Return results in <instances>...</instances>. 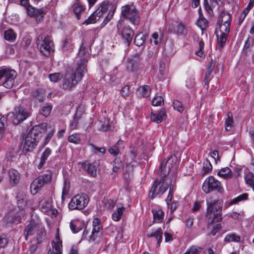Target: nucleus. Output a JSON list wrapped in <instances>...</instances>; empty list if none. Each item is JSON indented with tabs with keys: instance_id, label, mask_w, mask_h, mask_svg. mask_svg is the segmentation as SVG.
<instances>
[{
	"instance_id": "1",
	"label": "nucleus",
	"mask_w": 254,
	"mask_h": 254,
	"mask_svg": "<svg viewBox=\"0 0 254 254\" xmlns=\"http://www.w3.org/2000/svg\"><path fill=\"white\" fill-rule=\"evenodd\" d=\"M174 158L175 156L171 155L164 165L163 162L160 164L159 174L162 176L160 179H156L150 190L149 196L152 199L158 195L161 196L167 190L169 185L166 181V177L169 173Z\"/></svg>"
},
{
	"instance_id": "2",
	"label": "nucleus",
	"mask_w": 254,
	"mask_h": 254,
	"mask_svg": "<svg viewBox=\"0 0 254 254\" xmlns=\"http://www.w3.org/2000/svg\"><path fill=\"white\" fill-rule=\"evenodd\" d=\"M47 124L43 123L31 128L23 138V148L27 152L31 151L37 145L43 133L47 130Z\"/></svg>"
},
{
	"instance_id": "3",
	"label": "nucleus",
	"mask_w": 254,
	"mask_h": 254,
	"mask_svg": "<svg viewBox=\"0 0 254 254\" xmlns=\"http://www.w3.org/2000/svg\"><path fill=\"white\" fill-rule=\"evenodd\" d=\"M116 9V6L111 2L104 1L95 11H94L86 20H85L83 24L85 25H88L96 23L100 19L105 13H106L108 10H109L108 15L106 16L103 22L102 23V26H104L112 18Z\"/></svg>"
},
{
	"instance_id": "4",
	"label": "nucleus",
	"mask_w": 254,
	"mask_h": 254,
	"mask_svg": "<svg viewBox=\"0 0 254 254\" xmlns=\"http://www.w3.org/2000/svg\"><path fill=\"white\" fill-rule=\"evenodd\" d=\"M232 21L231 15L226 11H222L218 17V24L219 30L216 32V36L219 46L223 47L230 33Z\"/></svg>"
},
{
	"instance_id": "5",
	"label": "nucleus",
	"mask_w": 254,
	"mask_h": 254,
	"mask_svg": "<svg viewBox=\"0 0 254 254\" xmlns=\"http://www.w3.org/2000/svg\"><path fill=\"white\" fill-rule=\"evenodd\" d=\"M87 60L84 58L77 62V67L74 73L67 72L64 78L63 88L64 89L72 88L81 80L83 75L86 72V68Z\"/></svg>"
},
{
	"instance_id": "6",
	"label": "nucleus",
	"mask_w": 254,
	"mask_h": 254,
	"mask_svg": "<svg viewBox=\"0 0 254 254\" xmlns=\"http://www.w3.org/2000/svg\"><path fill=\"white\" fill-rule=\"evenodd\" d=\"M207 204L206 220L208 224H212L221 221L222 219L223 201L221 200H214L210 202H207Z\"/></svg>"
},
{
	"instance_id": "7",
	"label": "nucleus",
	"mask_w": 254,
	"mask_h": 254,
	"mask_svg": "<svg viewBox=\"0 0 254 254\" xmlns=\"http://www.w3.org/2000/svg\"><path fill=\"white\" fill-rule=\"evenodd\" d=\"M122 14L132 24L137 26L139 24L140 14L133 4H127L122 7Z\"/></svg>"
},
{
	"instance_id": "8",
	"label": "nucleus",
	"mask_w": 254,
	"mask_h": 254,
	"mask_svg": "<svg viewBox=\"0 0 254 254\" xmlns=\"http://www.w3.org/2000/svg\"><path fill=\"white\" fill-rule=\"evenodd\" d=\"M16 76L17 73L14 70L8 68H2L0 70V85H3L8 89L11 88Z\"/></svg>"
},
{
	"instance_id": "9",
	"label": "nucleus",
	"mask_w": 254,
	"mask_h": 254,
	"mask_svg": "<svg viewBox=\"0 0 254 254\" xmlns=\"http://www.w3.org/2000/svg\"><path fill=\"white\" fill-rule=\"evenodd\" d=\"M12 122L14 124H19L27 119L31 115V110L24 106L15 107L12 113Z\"/></svg>"
},
{
	"instance_id": "10",
	"label": "nucleus",
	"mask_w": 254,
	"mask_h": 254,
	"mask_svg": "<svg viewBox=\"0 0 254 254\" xmlns=\"http://www.w3.org/2000/svg\"><path fill=\"white\" fill-rule=\"evenodd\" d=\"M202 189L203 191L206 193L213 190H217L219 193H222L224 190L220 182L213 176H209L205 179L202 185Z\"/></svg>"
},
{
	"instance_id": "11",
	"label": "nucleus",
	"mask_w": 254,
	"mask_h": 254,
	"mask_svg": "<svg viewBox=\"0 0 254 254\" xmlns=\"http://www.w3.org/2000/svg\"><path fill=\"white\" fill-rule=\"evenodd\" d=\"M89 202V198L85 193L78 194L70 200L68 207L70 210H81L85 208Z\"/></svg>"
},
{
	"instance_id": "12",
	"label": "nucleus",
	"mask_w": 254,
	"mask_h": 254,
	"mask_svg": "<svg viewBox=\"0 0 254 254\" xmlns=\"http://www.w3.org/2000/svg\"><path fill=\"white\" fill-rule=\"evenodd\" d=\"M118 32L121 33L123 39L127 46H129L134 35V31L129 26H124V20L120 19L117 25Z\"/></svg>"
},
{
	"instance_id": "13",
	"label": "nucleus",
	"mask_w": 254,
	"mask_h": 254,
	"mask_svg": "<svg viewBox=\"0 0 254 254\" xmlns=\"http://www.w3.org/2000/svg\"><path fill=\"white\" fill-rule=\"evenodd\" d=\"M37 45L40 52L44 56H48L52 50L54 46L53 42L50 37H43L39 36L37 40Z\"/></svg>"
},
{
	"instance_id": "14",
	"label": "nucleus",
	"mask_w": 254,
	"mask_h": 254,
	"mask_svg": "<svg viewBox=\"0 0 254 254\" xmlns=\"http://www.w3.org/2000/svg\"><path fill=\"white\" fill-rule=\"evenodd\" d=\"M26 12L28 16L34 18L36 22L39 23L43 21V18L47 13V10L46 8H37L29 5L26 7Z\"/></svg>"
},
{
	"instance_id": "15",
	"label": "nucleus",
	"mask_w": 254,
	"mask_h": 254,
	"mask_svg": "<svg viewBox=\"0 0 254 254\" xmlns=\"http://www.w3.org/2000/svg\"><path fill=\"white\" fill-rule=\"evenodd\" d=\"M52 178V173L50 170L47 174L39 176L35 179L31 185V189L36 191L45 184L51 182Z\"/></svg>"
},
{
	"instance_id": "16",
	"label": "nucleus",
	"mask_w": 254,
	"mask_h": 254,
	"mask_svg": "<svg viewBox=\"0 0 254 254\" xmlns=\"http://www.w3.org/2000/svg\"><path fill=\"white\" fill-rule=\"evenodd\" d=\"M92 233L89 240L93 242L100 238L102 235V226L100 220L97 218H94L92 221Z\"/></svg>"
},
{
	"instance_id": "17",
	"label": "nucleus",
	"mask_w": 254,
	"mask_h": 254,
	"mask_svg": "<svg viewBox=\"0 0 254 254\" xmlns=\"http://www.w3.org/2000/svg\"><path fill=\"white\" fill-rule=\"evenodd\" d=\"M140 55L136 54L129 58L127 62V69L128 71L136 72L140 66Z\"/></svg>"
},
{
	"instance_id": "18",
	"label": "nucleus",
	"mask_w": 254,
	"mask_h": 254,
	"mask_svg": "<svg viewBox=\"0 0 254 254\" xmlns=\"http://www.w3.org/2000/svg\"><path fill=\"white\" fill-rule=\"evenodd\" d=\"M59 229H57V234L56 236V242L53 241L52 245L53 252L52 254H61L62 248V242L60 239L59 234Z\"/></svg>"
},
{
	"instance_id": "19",
	"label": "nucleus",
	"mask_w": 254,
	"mask_h": 254,
	"mask_svg": "<svg viewBox=\"0 0 254 254\" xmlns=\"http://www.w3.org/2000/svg\"><path fill=\"white\" fill-rule=\"evenodd\" d=\"M9 180L10 185L12 186H15L18 184L20 175L18 171L14 169H10L8 171Z\"/></svg>"
},
{
	"instance_id": "20",
	"label": "nucleus",
	"mask_w": 254,
	"mask_h": 254,
	"mask_svg": "<svg viewBox=\"0 0 254 254\" xmlns=\"http://www.w3.org/2000/svg\"><path fill=\"white\" fill-rule=\"evenodd\" d=\"M166 117V112L165 110L162 109L157 113H151L150 119L152 122L159 124L162 122Z\"/></svg>"
},
{
	"instance_id": "21",
	"label": "nucleus",
	"mask_w": 254,
	"mask_h": 254,
	"mask_svg": "<svg viewBox=\"0 0 254 254\" xmlns=\"http://www.w3.org/2000/svg\"><path fill=\"white\" fill-rule=\"evenodd\" d=\"M39 223L31 221L28 224L25 229V238L27 240L28 236L32 235L37 230Z\"/></svg>"
},
{
	"instance_id": "22",
	"label": "nucleus",
	"mask_w": 254,
	"mask_h": 254,
	"mask_svg": "<svg viewBox=\"0 0 254 254\" xmlns=\"http://www.w3.org/2000/svg\"><path fill=\"white\" fill-rule=\"evenodd\" d=\"M146 236L148 238H155L157 240V247H159L162 242L163 231L161 228H159L157 229L155 231L147 233Z\"/></svg>"
},
{
	"instance_id": "23",
	"label": "nucleus",
	"mask_w": 254,
	"mask_h": 254,
	"mask_svg": "<svg viewBox=\"0 0 254 254\" xmlns=\"http://www.w3.org/2000/svg\"><path fill=\"white\" fill-rule=\"evenodd\" d=\"M78 164L81 168L85 170L88 173L92 175L96 174V167L93 164H90L87 162H79Z\"/></svg>"
},
{
	"instance_id": "24",
	"label": "nucleus",
	"mask_w": 254,
	"mask_h": 254,
	"mask_svg": "<svg viewBox=\"0 0 254 254\" xmlns=\"http://www.w3.org/2000/svg\"><path fill=\"white\" fill-rule=\"evenodd\" d=\"M217 175L225 179L228 180L232 178L233 173L231 169L228 167H224L220 169L217 173Z\"/></svg>"
},
{
	"instance_id": "25",
	"label": "nucleus",
	"mask_w": 254,
	"mask_h": 254,
	"mask_svg": "<svg viewBox=\"0 0 254 254\" xmlns=\"http://www.w3.org/2000/svg\"><path fill=\"white\" fill-rule=\"evenodd\" d=\"M51 153L52 150L49 147H47L43 152L40 158V161L39 164L37 166V167L39 169H41L44 166L46 163V160H47L49 156L51 155Z\"/></svg>"
},
{
	"instance_id": "26",
	"label": "nucleus",
	"mask_w": 254,
	"mask_h": 254,
	"mask_svg": "<svg viewBox=\"0 0 254 254\" xmlns=\"http://www.w3.org/2000/svg\"><path fill=\"white\" fill-rule=\"evenodd\" d=\"M152 212L153 215L154 221L157 223L161 222L164 216L163 211L160 209H152Z\"/></svg>"
},
{
	"instance_id": "27",
	"label": "nucleus",
	"mask_w": 254,
	"mask_h": 254,
	"mask_svg": "<svg viewBox=\"0 0 254 254\" xmlns=\"http://www.w3.org/2000/svg\"><path fill=\"white\" fill-rule=\"evenodd\" d=\"M52 204L50 200L45 199H42L39 202V207L43 212H47L52 209Z\"/></svg>"
},
{
	"instance_id": "28",
	"label": "nucleus",
	"mask_w": 254,
	"mask_h": 254,
	"mask_svg": "<svg viewBox=\"0 0 254 254\" xmlns=\"http://www.w3.org/2000/svg\"><path fill=\"white\" fill-rule=\"evenodd\" d=\"M147 37V34H144L143 33L140 32L136 35L134 43L137 46H141L144 44Z\"/></svg>"
},
{
	"instance_id": "29",
	"label": "nucleus",
	"mask_w": 254,
	"mask_h": 254,
	"mask_svg": "<svg viewBox=\"0 0 254 254\" xmlns=\"http://www.w3.org/2000/svg\"><path fill=\"white\" fill-rule=\"evenodd\" d=\"M72 8L76 17L78 19L79 18V14L81 12H83L84 10V7L81 3L77 0L73 5Z\"/></svg>"
},
{
	"instance_id": "30",
	"label": "nucleus",
	"mask_w": 254,
	"mask_h": 254,
	"mask_svg": "<svg viewBox=\"0 0 254 254\" xmlns=\"http://www.w3.org/2000/svg\"><path fill=\"white\" fill-rule=\"evenodd\" d=\"M52 108L51 104L47 103L41 108L39 113L46 117H48L50 114Z\"/></svg>"
},
{
	"instance_id": "31",
	"label": "nucleus",
	"mask_w": 254,
	"mask_h": 254,
	"mask_svg": "<svg viewBox=\"0 0 254 254\" xmlns=\"http://www.w3.org/2000/svg\"><path fill=\"white\" fill-rule=\"evenodd\" d=\"M233 124V116L231 113L227 114V118L225 120V128L227 130H230Z\"/></svg>"
},
{
	"instance_id": "32",
	"label": "nucleus",
	"mask_w": 254,
	"mask_h": 254,
	"mask_svg": "<svg viewBox=\"0 0 254 254\" xmlns=\"http://www.w3.org/2000/svg\"><path fill=\"white\" fill-rule=\"evenodd\" d=\"M4 37L6 40L12 41L15 39V35L13 31L10 29L4 32Z\"/></svg>"
},
{
	"instance_id": "33",
	"label": "nucleus",
	"mask_w": 254,
	"mask_h": 254,
	"mask_svg": "<svg viewBox=\"0 0 254 254\" xmlns=\"http://www.w3.org/2000/svg\"><path fill=\"white\" fill-rule=\"evenodd\" d=\"M212 169V166L210 163V161L206 159L204 163L202 168V172L204 175H205L209 173Z\"/></svg>"
},
{
	"instance_id": "34",
	"label": "nucleus",
	"mask_w": 254,
	"mask_h": 254,
	"mask_svg": "<svg viewBox=\"0 0 254 254\" xmlns=\"http://www.w3.org/2000/svg\"><path fill=\"white\" fill-rule=\"evenodd\" d=\"M168 188H169L168 195L167 196V197L165 199L167 205H169L170 204V203L172 202L173 193L175 190L174 186L172 184H170Z\"/></svg>"
},
{
	"instance_id": "35",
	"label": "nucleus",
	"mask_w": 254,
	"mask_h": 254,
	"mask_svg": "<svg viewBox=\"0 0 254 254\" xmlns=\"http://www.w3.org/2000/svg\"><path fill=\"white\" fill-rule=\"evenodd\" d=\"M240 240V237L239 236L236 235L234 234H232L229 235H227L225 238V241L226 242H238Z\"/></svg>"
},
{
	"instance_id": "36",
	"label": "nucleus",
	"mask_w": 254,
	"mask_h": 254,
	"mask_svg": "<svg viewBox=\"0 0 254 254\" xmlns=\"http://www.w3.org/2000/svg\"><path fill=\"white\" fill-rule=\"evenodd\" d=\"M164 103V99L161 96H156L152 101V105L154 106H161Z\"/></svg>"
},
{
	"instance_id": "37",
	"label": "nucleus",
	"mask_w": 254,
	"mask_h": 254,
	"mask_svg": "<svg viewBox=\"0 0 254 254\" xmlns=\"http://www.w3.org/2000/svg\"><path fill=\"white\" fill-rule=\"evenodd\" d=\"M89 145L91 147V151L95 154H98L100 152L102 154H104L106 152V149L104 147L98 148L92 143H90Z\"/></svg>"
},
{
	"instance_id": "38",
	"label": "nucleus",
	"mask_w": 254,
	"mask_h": 254,
	"mask_svg": "<svg viewBox=\"0 0 254 254\" xmlns=\"http://www.w3.org/2000/svg\"><path fill=\"white\" fill-rule=\"evenodd\" d=\"M202 248L201 247L193 246L184 254H199Z\"/></svg>"
},
{
	"instance_id": "39",
	"label": "nucleus",
	"mask_w": 254,
	"mask_h": 254,
	"mask_svg": "<svg viewBox=\"0 0 254 254\" xmlns=\"http://www.w3.org/2000/svg\"><path fill=\"white\" fill-rule=\"evenodd\" d=\"M68 140L70 142L75 144H79L81 141L80 136L77 133L72 134L69 135Z\"/></svg>"
},
{
	"instance_id": "40",
	"label": "nucleus",
	"mask_w": 254,
	"mask_h": 254,
	"mask_svg": "<svg viewBox=\"0 0 254 254\" xmlns=\"http://www.w3.org/2000/svg\"><path fill=\"white\" fill-rule=\"evenodd\" d=\"M6 124V119L2 117L0 119V139H1L4 133V126Z\"/></svg>"
},
{
	"instance_id": "41",
	"label": "nucleus",
	"mask_w": 254,
	"mask_h": 254,
	"mask_svg": "<svg viewBox=\"0 0 254 254\" xmlns=\"http://www.w3.org/2000/svg\"><path fill=\"white\" fill-rule=\"evenodd\" d=\"M104 204V208L105 209L110 210L114 208L115 205V202L113 199H105L103 201Z\"/></svg>"
},
{
	"instance_id": "42",
	"label": "nucleus",
	"mask_w": 254,
	"mask_h": 254,
	"mask_svg": "<svg viewBox=\"0 0 254 254\" xmlns=\"http://www.w3.org/2000/svg\"><path fill=\"white\" fill-rule=\"evenodd\" d=\"M248 195L247 193L241 194L232 199L230 202V205L238 203L239 202L247 199Z\"/></svg>"
},
{
	"instance_id": "43",
	"label": "nucleus",
	"mask_w": 254,
	"mask_h": 254,
	"mask_svg": "<svg viewBox=\"0 0 254 254\" xmlns=\"http://www.w3.org/2000/svg\"><path fill=\"white\" fill-rule=\"evenodd\" d=\"M37 94L36 98L39 102H42L44 101L45 98V90L42 89H38L36 91Z\"/></svg>"
},
{
	"instance_id": "44",
	"label": "nucleus",
	"mask_w": 254,
	"mask_h": 254,
	"mask_svg": "<svg viewBox=\"0 0 254 254\" xmlns=\"http://www.w3.org/2000/svg\"><path fill=\"white\" fill-rule=\"evenodd\" d=\"M186 86L189 88H193L195 85V79L193 75L187 78L186 81Z\"/></svg>"
},
{
	"instance_id": "45",
	"label": "nucleus",
	"mask_w": 254,
	"mask_h": 254,
	"mask_svg": "<svg viewBox=\"0 0 254 254\" xmlns=\"http://www.w3.org/2000/svg\"><path fill=\"white\" fill-rule=\"evenodd\" d=\"M173 108L175 110H177L180 113L183 112L184 108L182 103L178 100H175L173 102Z\"/></svg>"
},
{
	"instance_id": "46",
	"label": "nucleus",
	"mask_w": 254,
	"mask_h": 254,
	"mask_svg": "<svg viewBox=\"0 0 254 254\" xmlns=\"http://www.w3.org/2000/svg\"><path fill=\"white\" fill-rule=\"evenodd\" d=\"M151 93V89L148 85H144L141 88V95L143 97H148Z\"/></svg>"
},
{
	"instance_id": "47",
	"label": "nucleus",
	"mask_w": 254,
	"mask_h": 254,
	"mask_svg": "<svg viewBox=\"0 0 254 254\" xmlns=\"http://www.w3.org/2000/svg\"><path fill=\"white\" fill-rule=\"evenodd\" d=\"M37 236L39 238H43L46 235V232L45 231L44 227H43L41 225L39 224L37 230Z\"/></svg>"
},
{
	"instance_id": "48",
	"label": "nucleus",
	"mask_w": 254,
	"mask_h": 254,
	"mask_svg": "<svg viewBox=\"0 0 254 254\" xmlns=\"http://www.w3.org/2000/svg\"><path fill=\"white\" fill-rule=\"evenodd\" d=\"M177 33L179 35L185 36L187 33V30L184 25L180 24L177 26Z\"/></svg>"
},
{
	"instance_id": "49",
	"label": "nucleus",
	"mask_w": 254,
	"mask_h": 254,
	"mask_svg": "<svg viewBox=\"0 0 254 254\" xmlns=\"http://www.w3.org/2000/svg\"><path fill=\"white\" fill-rule=\"evenodd\" d=\"M63 76L60 73H55L53 74H50L49 75L50 80L53 82H57L59 80H60L62 78Z\"/></svg>"
},
{
	"instance_id": "50",
	"label": "nucleus",
	"mask_w": 254,
	"mask_h": 254,
	"mask_svg": "<svg viewBox=\"0 0 254 254\" xmlns=\"http://www.w3.org/2000/svg\"><path fill=\"white\" fill-rule=\"evenodd\" d=\"M245 179L247 184L249 185L254 179V175L253 173L248 171L245 174Z\"/></svg>"
},
{
	"instance_id": "51",
	"label": "nucleus",
	"mask_w": 254,
	"mask_h": 254,
	"mask_svg": "<svg viewBox=\"0 0 254 254\" xmlns=\"http://www.w3.org/2000/svg\"><path fill=\"white\" fill-rule=\"evenodd\" d=\"M79 117H77V114L74 116L72 122L70 124V127L72 129H75L77 128L78 125V120Z\"/></svg>"
},
{
	"instance_id": "52",
	"label": "nucleus",
	"mask_w": 254,
	"mask_h": 254,
	"mask_svg": "<svg viewBox=\"0 0 254 254\" xmlns=\"http://www.w3.org/2000/svg\"><path fill=\"white\" fill-rule=\"evenodd\" d=\"M62 47L64 51H69L72 49V45L68 40H65L63 41Z\"/></svg>"
},
{
	"instance_id": "53",
	"label": "nucleus",
	"mask_w": 254,
	"mask_h": 254,
	"mask_svg": "<svg viewBox=\"0 0 254 254\" xmlns=\"http://www.w3.org/2000/svg\"><path fill=\"white\" fill-rule=\"evenodd\" d=\"M166 65L164 63L161 62L159 66V73L158 76L160 78H162L165 74V69Z\"/></svg>"
},
{
	"instance_id": "54",
	"label": "nucleus",
	"mask_w": 254,
	"mask_h": 254,
	"mask_svg": "<svg viewBox=\"0 0 254 254\" xmlns=\"http://www.w3.org/2000/svg\"><path fill=\"white\" fill-rule=\"evenodd\" d=\"M193 219L194 217L192 216L189 217L187 218L184 221V222L186 224V227L188 228H190L193 224Z\"/></svg>"
},
{
	"instance_id": "55",
	"label": "nucleus",
	"mask_w": 254,
	"mask_h": 254,
	"mask_svg": "<svg viewBox=\"0 0 254 254\" xmlns=\"http://www.w3.org/2000/svg\"><path fill=\"white\" fill-rule=\"evenodd\" d=\"M108 151L112 155L116 156L119 153V149L116 145H115L110 147Z\"/></svg>"
},
{
	"instance_id": "56",
	"label": "nucleus",
	"mask_w": 254,
	"mask_h": 254,
	"mask_svg": "<svg viewBox=\"0 0 254 254\" xmlns=\"http://www.w3.org/2000/svg\"><path fill=\"white\" fill-rule=\"evenodd\" d=\"M122 96L125 98L129 95V88L127 85L124 86L121 91Z\"/></svg>"
},
{
	"instance_id": "57",
	"label": "nucleus",
	"mask_w": 254,
	"mask_h": 254,
	"mask_svg": "<svg viewBox=\"0 0 254 254\" xmlns=\"http://www.w3.org/2000/svg\"><path fill=\"white\" fill-rule=\"evenodd\" d=\"M178 205L177 201H174L170 203V204L168 205V207L170 209L171 212L173 213L177 209Z\"/></svg>"
},
{
	"instance_id": "58",
	"label": "nucleus",
	"mask_w": 254,
	"mask_h": 254,
	"mask_svg": "<svg viewBox=\"0 0 254 254\" xmlns=\"http://www.w3.org/2000/svg\"><path fill=\"white\" fill-rule=\"evenodd\" d=\"M209 156L214 159L215 162L217 163V161H220V158L218 155V152L217 150H214L209 153Z\"/></svg>"
},
{
	"instance_id": "59",
	"label": "nucleus",
	"mask_w": 254,
	"mask_h": 254,
	"mask_svg": "<svg viewBox=\"0 0 254 254\" xmlns=\"http://www.w3.org/2000/svg\"><path fill=\"white\" fill-rule=\"evenodd\" d=\"M116 161L118 162L117 165H114L113 167V172L114 173H118L122 166L121 162H119V160L115 159L114 161L115 163H116Z\"/></svg>"
},
{
	"instance_id": "60",
	"label": "nucleus",
	"mask_w": 254,
	"mask_h": 254,
	"mask_svg": "<svg viewBox=\"0 0 254 254\" xmlns=\"http://www.w3.org/2000/svg\"><path fill=\"white\" fill-rule=\"evenodd\" d=\"M7 243L8 240L5 237L0 236V247H4Z\"/></svg>"
},
{
	"instance_id": "61",
	"label": "nucleus",
	"mask_w": 254,
	"mask_h": 254,
	"mask_svg": "<svg viewBox=\"0 0 254 254\" xmlns=\"http://www.w3.org/2000/svg\"><path fill=\"white\" fill-rule=\"evenodd\" d=\"M221 228V225L220 224H217L213 226V230L212 231H211V234L213 235V236H214L215 235V234H216V233L219 230H220Z\"/></svg>"
},
{
	"instance_id": "62",
	"label": "nucleus",
	"mask_w": 254,
	"mask_h": 254,
	"mask_svg": "<svg viewBox=\"0 0 254 254\" xmlns=\"http://www.w3.org/2000/svg\"><path fill=\"white\" fill-rule=\"evenodd\" d=\"M204 5L205 8L206 10H207V11L208 12V13L210 15H212L213 14V11H212L211 6L208 4V1L207 0H204Z\"/></svg>"
},
{
	"instance_id": "63",
	"label": "nucleus",
	"mask_w": 254,
	"mask_h": 254,
	"mask_svg": "<svg viewBox=\"0 0 254 254\" xmlns=\"http://www.w3.org/2000/svg\"><path fill=\"white\" fill-rule=\"evenodd\" d=\"M53 131H51L50 132H49L46 135V136L45 137V141H44V145H46L47 144H48V143L50 141V140H51L52 137L53 136Z\"/></svg>"
},
{
	"instance_id": "64",
	"label": "nucleus",
	"mask_w": 254,
	"mask_h": 254,
	"mask_svg": "<svg viewBox=\"0 0 254 254\" xmlns=\"http://www.w3.org/2000/svg\"><path fill=\"white\" fill-rule=\"evenodd\" d=\"M69 185L66 184V182H64V186L63 188V191H62V194L64 195H66L69 191Z\"/></svg>"
}]
</instances>
